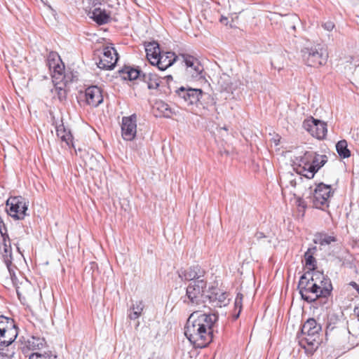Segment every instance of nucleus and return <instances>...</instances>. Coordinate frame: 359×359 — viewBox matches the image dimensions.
<instances>
[{"label": "nucleus", "mask_w": 359, "mask_h": 359, "mask_svg": "<svg viewBox=\"0 0 359 359\" xmlns=\"http://www.w3.org/2000/svg\"><path fill=\"white\" fill-rule=\"evenodd\" d=\"M336 150L342 158H348L351 156V151L348 149L347 142L344 140L339 141L336 144Z\"/></svg>", "instance_id": "obj_33"}, {"label": "nucleus", "mask_w": 359, "mask_h": 359, "mask_svg": "<svg viewBox=\"0 0 359 359\" xmlns=\"http://www.w3.org/2000/svg\"><path fill=\"white\" fill-rule=\"evenodd\" d=\"M220 22L223 24L226 25L228 22V18L226 17L222 16L220 19Z\"/></svg>", "instance_id": "obj_41"}, {"label": "nucleus", "mask_w": 359, "mask_h": 359, "mask_svg": "<svg viewBox=\"0 0 359 359\" xmlns=\"http://www.w3.org/2000/svg\"><path fill=\"white\" fill-rule=\"evenodd\" d=\"M278 359H282V356L280 355H278Z\"/></svg>", "instance_id": "obj_44"}, {"label": "nucleus", "mask_w": 359, "mask_h": 359, "mask_svg": "<svg viewBox=\"0 0 359 359\" xmlns=\"http://www.w3.org/2000/svg\"><path fill=\"white\" fill-rule=\"evenodd\" d=\"M27 203L20 196L10 197L6 201V211L15 219H23L27 215Z\"/></svg>", "instance_id": "obj_9"}, {"label": "nucleus", "mask_w": 359, "mask_h": 359, "mask_svg": "<svg viewBox=\"0 0 359 359\" xmlns=\"http://www.w3.org/2000/svg\"><path fill=\"white\" fill-rule=\"evenodd\" d=\"M320 330L321 325L313 318H309L303 325L298 337L299 344L308 354H313L320 344Z\"/></svg>", "instance_id": "obj_3"}, {"label": "nucleus", "mask_w": 359, "mask_h": 359, "mask_svg": "<svg viewBox=\"0 0 359 359\" xmlns=\"http://www.w3.org/2000/svg\"><path fill=\"white\" fill-rule=\"evenodd\" d=\"M313 281H314L321 297H327L331 294L332 285L330 279L320 271L311 272Z\"/></svg>", "instance_id": "obj_12"}, {"label": "nucleus", "mask_w": 359, "mask_h": 359, "mask_svg": "<svg viewBox=\"0 0 359 359\" xmlns=\"http://www.w3.org/2000/svg\"><path fill=\"white\" fill-rule=\"evenodd\" d=\"M280 185L282 188L283 191L289 189L290 187L295 188L297 185V179L292 173H287L280 179Z\"/></svg>", "instance_id": "obj_31"}, {"label": "nucleus", "mask_w": 359, "mask_h": 359, "mask_svg": "<svg viewBox=\"0 0 359 359\" xmlns=\"http://www.w3.org/2000/svg\"><path fill=\"white\" fill-rule=\"evenodd\" d=\"M55 94L60 101H62L66 99L67 92L66 90L62 87L56 86L55 88Z\"/></svg>", "instance_id": "obj_36"}, {"label": "nucleus", "mask_w": 359, "mask_h": 359, "mask_svg": "<svg viewBox=\"0 0 359 359\" xmlns=\"http://www.w3.org/2000/svg\"><path fill=\"white\" fill-rule=\"evenodd\" d=\"M349 285L353 287L354 288L357 292L359 294V285H358L354 281H351Z\"/></svg>", "instance_id": "obj_40"}, {"label": "nucleus", "mask_w": 359, "mask_h": 359, "mask_svg": "<svg viewBox=\"0 0 359 359\" xmlns=\"http://www.w3.org/2000/svg\"><path fill=\"white\" fill-rule=\"evenodd\" d=\"M0 227L3 229V231H4V228L6 229L5 224H4L2 218L1 217H0Z\"/></svg>", "instance_id": "obj_42"}, {"label": "nucleus", "mask_w": 359, "mask_h": 359, "mask_svg": "<svg viewBox=\"0 0 359 359\" xmlns=\"http://www.w3.org/2000/svg\"><path fill=\"white\" fill-rule=\"evenodd\" d=\"M177 56L173 52H161L155 65L160 70H165L170 67L176 60Z\"/></svg>", "instance_id": "obj_22"}, {"label": "nucleus", "mask_w": 359, "mask_h": 359, "mask_svg": "<svg viewBox=\"0 0 359 359\" xmlns=\"http://www.w3.org/2000/svg\"><path fill=\"white\" fill-rule=\"evenodd\" d=\"M142 81L147 84L149 89H158L161 83V79L156 74L151 72L142 73Z\"/></svg>", "instance_id": "obj_26"}, {"label": "nucleus", "mask_w": 359, "mask_h": 359, "mask_svg": "<svg viewBox=\"0 0 359 359\" xmlns=\"http://www.w3.org/2000/svg\"><path fill=\"white\" fill-rule=\"evenodd\" d=\"M147 58L152 65H155L161 53L159 45L157 42L153 41L149 43L145 48Z\"/></svg>", "instance_id": "obj_25"}, {"label": "nucleus", "mask_w": 359, "mask_h": 359, "mask_svg": "<svg viewBox=\"0 0 359 359\" xmlns=\"http://www.w3.org/2000/svg\"><path fill=\"white\" fill-rule=\"evenodd\" d=\"M217 318L215 313L193 312L184 327L185 336L197 348L207 346L212 340L213 327Z\"/></svg>", "instance_id": "obj_1"}, {"label": "nucleus", "mask_w": 359, "mask_h": 359, "mask_svg": "<svg viewBox=\"0 0 359 359\" xmlns=\"http://www.w3.org/2000/svg\"><path fill=\"white\" fill-rule=\"evenodd\" d=\"M323 27L325 29H326L327 31H332L334 27V25L332 22L328 21V22L323 23Z\"/></svg>", "instance_id": "obj_39"}, {"label": "nucleus", "mask_w": 359, "mask_h": 359, "mask_svg": "<svg viewBox=\"0 0 359 359\" xmlns=\"http://www.w3.org/2000/svg\"><path fill=\"white\" fill-rule=\"evenodd\" d=\"M157 109L161 111V115L166 118L170 117L172 114L168 104L163 102L157 104Z\"/></svg>", "instance_id": "obj_34"}, {"label": "nucleus", "mask_w": 359, "mask_h": 359, "mask_svg": "<svg viewBox=\"0 0 359 359\" xmlns=\"http://www.w3.org/2000/svg\"><path fill=\"white\" fill-rule=\"evenodd\" d=\"M118 61V53L113 47L103 48L102 55L100 57L97 67L103 69H112Z\"/></svg>", "instance_id": "obj_13"}, {"label": "nucleus", "mask_w": 359, "mask_h": 359, "mask_svg": "<svg viewBox=\"0 0 359 359\" xmlns=\"http://www.w3.org/2000/svg\"><path fill=\"white\" fill-rule=\"evenodd\" d=\"M177 93L188 105L196 104L197 107H202L203 111L196 112V114L207 116L209 115L208 111L211 110L210 108L216 110L214 99L209 94L204 93L201 89H185L181 87L177 90Z\"/></svg>", "instance_id": "obj_2"}, {"label": "nucleus", "mask_w": 359, "mask_h": 359, "mask_svg": "<svg viewBox=\"0 0 359 359\" xmlns=\"http://www.w3.org/2000/svg\"><path fill=\"white\" fill-rule=\"evenodd\" d=\"M207 287V280L205 279L191 282L187 287L184 302L191 305H199L205 302L208 298L205 294Z\"/></svg>", "instance_id": "obj_6"}, {"label": "nucleus", "mask_w": 359, "mask_h": 359, "mask_svg": "<svg viewBox=\"0 0 359 359\" xmlns=\"http://www.w3.org/2000/svg\"><path fill=\"white\" fill-rule=\"evenodd\" d=\"M85 96L86 102L91 106L97 107L103 101V97L100 88L92 86L86 89Z\"/></svg>", "instance_id": "obj_19"}, {"label": "nucleus", "mask_w": 359, "mask_h": 359, "mask_svg": "<svg viewBox=\"0 0 359 359\" xmlns=\"http://www.w3.org/2000/svg\"><path fill=\"white\" fill-rule=\"evenodd\" d=\"M183 61L187 66V72L193 79H200L203 78V67L196 57L184 54L182 55Z\"/></svg>", "instance_id": "obj_16"}, {"label": "nucleus", "mask_w": 359, "mask_h": 359, "mask_svg": "<svg viewBox=\"0 0 359 359\" xmlns=\"http://www.w3.org/2000/svg\"><path fill=\"white\" fill-rule=\"evenodd\" d=\"M313 241L315 244H318L321 246H327L333 243H336L337 241V238L334 233L329 234L326 232L322 231L314 234Z\"/></svg>", "instance_id": "obj_23"}, {"label": "nucleus", "mask_w": 359, "mask_h": 359, "mask_svg": "<svg viewBox=\"0 0 359 359\" xmlns=\"http://www.w3.org/2000/svg\"><path fill=\"white\" fill-rule=\"evenodd\" d=\"M144 304L142 301H137L133 304L130 309L129 318L131 320L137 319L142 314L144 309Z\"/></svg>", "instance_id": "obj_32"}, {"label": "nucleus", "mask_w": 359, "mask_h": 359, "mask_svg": "<svg viewBox=\"0 0 359 359\" xmlns=\"http://www.w3.org/2000/svg\"><path fill=\"white\" fill-rule=\"evenodd\" d=\"M358 315L359 316V311H358Z\"/></svg>", "instance_id": "obj_45"}, {"label": "nucleus", "mask_w": 359, "mask_h": 359, "mask_svg": "<svg viewBox=\"0 0 359 359\" xmlns=\"http://www.w3.org/2000/svg\"><path fill=\"white\" fill-rule=\"evenodd\" d=\"M94 5L93 8L90 11V18L93 19L98 25H104L109 22L110 20V13L104 8H101V4L98 6Z\"/></svg>", "instance_id": "obj_20"}, {"label": "nucleus", "mask_w": 359, "mask_h": 359, "mask_svg": "<svg viewBox=\"0 0 359 359\" xmlns=\"http://www.w3.org/2000/svg\"><path fill=\"white\" fill-rule=\"evenodd\" d=\"M0 233L1 236V240L0 241V252L11 276H12V274L14 273L12 264V248L10 238L7 233V229L4 228V231H3V229L0 227Z\"/></svg>", "instance_id": "obj_10"}, {"label": "nucleus", "mask_w": 359, "mask_h": 359, "mask_svg": "<svg viewBox=\"0 0 359 359\" xmlns=\"http://www.w3.org/2000/svg\"><path fill=\"white\" fill-rule=\"evenodd\" d=\"M241 300H242V294H238L236 298V300H235V306L239 307V311H241ZM238 313H240V312H238ZM238 315H239V313L237 314L236 318H238Z\"/></svg>", "instance_id": "obj_38"}, {"label": "nucleus", "mask_w": 359, "mask_h": 359, "mask_svg": "<svg viewBox=\"0 0 359 359\" xmlns=\"http://www.w3.org/2000/svg\"><path fill=\"white\" fill-rule=\"evenodd\" d=\"M58 62L62 63V60L58 54L55 52H50L48 56V67H50Z\"/></svg>", "instance_id": "obj_35"}, {"label": "nucleus", "mask_w": 359, "mask_h": 359, "mask_svg": "<svg viewBox=\"0 0 359 359\" xmlns=\"http://www.w3.org/2000/svg\"><path fill=\"white\" fill-rule=\"evenodd\" d=\"M207 297L212 305L215 307H223L229 304V294L220 290H217L211 294H207Z\"/></svg>", "instance_id": "obj_21"}, {"label": "nucleus", "mask_w": 359, "mask_h": 359, "mask_svg": "<svg viewBox=\"0 0 359 359\" xmlns=\"http://www.w3.org/2000/svg\"><path fill=\"white\" fill-rule=\"evenodd\" d=\"M316 250V247L310 248L304 254L306 266L311 270V272L316 271V260L313 257V255Z\"/></svg>", "instance_id": "obj_30"}, {"label": "nucleus", "mask_w": 359, "mask_h": 359, "mask_svg": "<svg viewBox=\"0 0 359 359\" xmlns=\"http://www.w3.org/2000/svg\"><path fill=\"white\" fill-rule=\"evenodd\" d=\"M56 133L57 137L62 142H65L67 146H73V136L71 132L65 127L63 123L56 126Z\"/></svg>", "instance_id": "obj_28"}, {"label": "nucleus", "mask_w": 359, "mask_h": 359, "mask_svg": "<svg viewBox=\"0 0 359 359\" xmlns=\"http://www.w3.org/2000/svg\"><path fill=\"white\" fill-rule=\"evenodd\" d=\"M50 70H52V77L53 81L57 84L60 83H65L67 81H65V76L63 74L65 65L63 63L58 62L51 67H49Z\"/></svg>", "instance_id": "obj_27"}, {"label": "nucleus", "mask_w": 359, "mask_h": 359, "mask_svg": "<svg viewBox=\"0 0 359 359\" xmlns=\"http://www.w3.org/2000/svg\"><path fill=\"white\" fill-rule=\"evenodd\" d=\"M148 359H154V358H148Z\"/></svg>", "instance_id": "obj_46"}, {"label": "nucleus", "mask_w": 359, "mask_h": 359, "mask_svg": "<svg viewBox=\"0 0 359 359\" xmlns=\"http://www.w3.org/2000/svg\"><path fill=\"white\" fill-rule=\"evenodd\" d=\"M46 346V341L43 338L32 336L25 341L23 350L40 351Z\"/></svg>", "instance_id": "obj_24"}, {"label": "nucleus", "mask_w": 359, "mask_h": 359, "mask_svg": "<svg viewBox=\"0 0 359 359\" xmlns=\"http://www.w3.org/2000/svg\"><path fill=\"white\" fill-rule=\"evenodd\" d=\"M334 192L331 185L323 182L316 184L310 197L312 206L325 211L330 206V199L333 196Z\"/></svg>", "instance_id": "obj_4"}, {"label": "nucleus", "mask_w": 359, "mask_h": 359, "mask_svg": "<svg viewBox=\"0 0 359 359\" xmlns=\"http://www.w3.org/2000/svg\"><path fill=\"white\" fill-rule=\"evenodd\" d=\"M18 327L13 319L0 316V348L11 345L18 336Z\"/></svg>", "instance_id": "obj_7"}, {"label": "nucleus", "mask_w": 359, "mask_h": 359, "mask_svg": "<svg viewBox=\"0 0 359 359\" xmlns=\"http://www.w3.org/2000/svg\"><path fill=\"white\" fill-rule=\"evenodd\" d=\"M163 79H166L167 81H169L172 80V76L171 75H168V76H165V77H163Z\"/></svg>", "instance_id": "obj_43"}, {"label": "nucleus", "mask_w": 359, "mask_h": 359, "mask_svg": "<svg viewBox=\"0 0 359 359\" xmlns=\"http://www.w3.org/2000/svg\"><path fill=\"white\" fill-rule=\"evenodd\" d=\"M313 152L308 151L304 152L302 156L296 158L294 169L298 174L304 176L305 174L309 172Z\"/></svg>", "instance_id": "obj_17"}, {"label": "nucleus", "mask_w": 359, "mask_h": 359, "mask_svg": "<svg viewBox=\"0 0 359 359\" xmlns=\"http://www.w3.org/2000/svg\"><path fill=\"white\" fill-rule=\"evenodd\" d=\"M303 57L308 66L319 67L326 63L328 54L326 49L317 45L303 50Z\"/></svg>", "instance_id": "obj_8"}, {"label": "nucleus", "mask_w": 359, "mask_h": 359, "mask_svg": "<svg viewBox=\"0 0 359 359\" xmlns=\"http://www.w3.org/2000/svg\"><path fill=\"white\" fill-rule=\"evenodd\" d=\"M120 72L124 79L133 81L139 79L142 80V73L138 69L126 67Z\"/></svg>", "instance_id": "obj_29"}, {"label": "nucleus", "mask_w": 359, "mask_h": 359, "mask_svg": "<svg viewBox=\"0 0 359 359\" xmlns=\"http://www.w3.org/2000/svg\"><path fill=\"white\" fill-rule=\"evenodd\" d=\"M29 359H53L51 356L39 352H34L29 356Z\"/></svg>", "instance_id": "obj_37"}, {"label": "nucleus", "mask_w": 359, "mask_h": 359, "mask_svg": "<svg viewBox=\"0 0 359 359\" xmlns=\"http://www.w3.org/2000/svg\"><path fill=\"white\" fill-rule=\"evenodd\" d=\"M137 133V116L132 114L130 116L122 118L121 135L123 140L132 141L135 139Z\"/></svg>", "instance_id": "obj_14"}, {"label": "nucleus", "mask_w": 359, "mask_h": 359, "mask_svg": "<svg viewBox=\"0 0 359 359\" xmlns=\"http://www.w3.org/2000/svg\"><path fill=\"white\" fill-rule=\"evenodd\" d=\"M302 126L313 137L319 140L324 139L327 133L326 123L313 117L304 120Z\"/></svg>", "instance_id": "obj_11"}, {"label": "nucleus", "mask_w": 359, "mask_h": 359, "mask_svg": "<svg viewBox=\"0 0 359 359\" xmlns=\"http://www.w3.org/2000/svg\"><path fill=\"white\" fill-rule=\"evenodd\" d=\"M298 289L302 298L307 302H313L321 297L316 283L313 281L310 271L303 274L298 283Z\"/></svg>", "instance_id": "obj_5"}, {"label": "nucleus", "mask_w": 359, "mask_h": 359, "mask_svg": "<svg viewBox=\"0 0 359 359\" xmlns=\"http://www.w3.org/2000/svg\"><path fill=\"white\" fill-rule=\"evenodd\" d=\"M178 276L184 281H196L204 279L205 271L199 265H194L177 271Z\"/></svg>", "instance_id": "obj_15"}, {"label": "nucleus", "mask_w": 359, "mask_h": 359, "mask_svg": "<svg viewBox=\"0 0 359 359\" xmlns=\"http://www.w3.org/2000/svg\"><path fill=\"white\" fill-rule=\"evenodd\" d=\"M311 164L309 167L310 170L304 177L308 179H312L315 174L327 162V156L326 155L318 154L313 152L312 156Z\"/></svg>", "instance_id": "obj_18"}]
</instances>
